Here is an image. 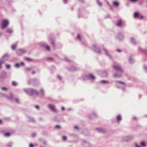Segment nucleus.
Masks as SVG:
<instances>
[{
	"mask_svg": "<svg viewBox=\"0 0 147 147\" xmlns=\"http://www.w3.org/2000/svg\"><path fill=\"white\" fill-rule=\"evenodd\" d=\"M21 64L20 63H16L15 65V67L17 68H18L20 66Z\"/></svg>",
	"mask_w": 147,
	"mask_h": 147,
	"instance_id": "25",
	"label": "nucleus"
},
{
	"mask_svg": "<svg viewBox=\"0 0 147 147\" xmlns=\"http://www.w3.org/2000/svg\"><path fill=\"white\" fill-rule=\"evenodd\" d=\"M97 3L100 6H102V3L99 0H97Z\"/></svg>",
	"mask_w": 147,
	"mask_h": 147,
	"instance_id": "21",
	"label": "nucleus"
},
{
	"mask_svg": "<svg viewBox=\"0 0 147 147\" xmlns=\"http://www.w3.org/2000/svg\"><path fill=\"white\" fill-rule=\"evenodd\" d=\"M134 17L136 19L141 20L143 18V16L142 15H140L139 13L136 12L134 14Z\"/></svg>",
	"mask_w": 147,
	"mask_h": 147,
	"instance_id": "6",
	"label": "nucleus"
},
{
	"mask_svg": "<svg viewBox=\"0 0 147 147\" xmlns=\"http://www.w3.org/2000/svg\"><path fill=\"white\" fill-rule=\"evenodd\" d=\"M75 128L77 129V128H78V127L77 126H75Z\"/></svg>",
	"mask_w": 147,
	"mask_h": 147,
	"instance_id": "58",
	"label": "nucleus"
},
{
	"mask_svg": "<svg viewBox=\"0 0 147 147\" xmlns=\"http://www.w3.org/2000/svg\"><path fill=\"white\" fill-rule=\"evenodd\" d=\"M32 81H33V82L34 83V85H35V86L36 85V84H35V82H36L37 83H38V82H39V81H38V80H37L36 79H34L32 80Z\"/></svg>",
	"mask_w": 147,
	"mask_h": 147,
	"instance_id": "19",
	"label": "nucleus"
},
{
	"mask_svg": "<svg viewBox=\"0 0 147 147\" xmlns=\"http://www.w3.org/2000/svg\"><path fill=\"white\" fill-rule=\"evenodd\" d=\"M52 58L51 57H49L48 58V59L49 60L51 59Z\"/></svg>",
	"mask_w": 147,
	"mask_h": 147,
	"instance_id": "54",
	"label": "nucleus"
},
{
	"mask_svg": "<svg viewBox=\"0 0 147 147\" xmlns=\"http://www.w3.org/2000/svg\"><path fill=\"white\" fill-rule=\"evenodd\" d=\"M1 77L2 78H3V77L2 76H1Z\"/></svg>",
	"mask_w": 147,
	"mask_h": 147,
	"instance_id": "62",
	"label": "nucleus"
},
{
	"mask_svg": "<svg viewBox=\"0 0 147 147\" xmlns=\"http://www.w3.org/2000/svg\"><path fill=\"white\" fill-rule=\"evenodd\" d=\"M71 70H72V71H74V70H76V69H71Z\"/></svg>",
	"mask_w": 147,
	"mask_h": 147,
	"instance_id": "59",
	"label": "nucleus"
},
{
	"mask_svg": "<svg viewBox=\"0 0 147 147\" xmlns=\"http://www.w3.org/2000/svg\"><path fill=\"white\" fill-rule=\"evenodd\" d=\"M35 72L34 71H32V74H35Z\"/></svg>",
	"mask_w": 147,
	"mask_h": 147,
	"instance_id": "52",
	"label": "nucleus"
},
{
	"mask_svg": "<svg viewBox=\"0 0 147 147\" xmlns=\"http://www.w3.org/2000/svg\"><path fill=\"white\" fill-rule=\"evenodd\" d=\"M117 37L119 40H121L123 38L124 36L123 34H120L118 35Z\"/></svg>",
	"mask_w": 147,
	"mask_h": 147,
	"instance_id": "11",
	"label": "nucleus"
},
{
	"mask_svg": "<svg viewBox=\"0 0 147 147\" xmlns=\"http://www.w3.org/2000/svg\"><path fill=\"white\" fill-rule=\"evenodd\" d=\"M113 5L115 7H117L119 6V3L117 1H114L113 3Z\"/></svg>",
	"mask_w": 147,
	"mask_h": 147,
	"instance_id": "14",
	"label": "nucleus"
},
{
	"mask_svg": "<svg viewBox=\"0 0 147 147\" xmlns=\"http://www.w3.org/2000/svg\"><path fill=\"white\" fill-rule=\"evenodd\" d=\"M130 1L132 2H135L137 1L138 0H130Z\"/></svg>",
	"mask_w": 147,
	"mask_h": 147,
	"instance_id": "37",
	"label": "nucleus"
},
{
	"mask_svg": "<svg viewBox=\"0 0 147 147\" xmlns=\"http://www.w3.org/2000/svg\"><path fill=\"white\" fill-rule=\"evenodd\" d=\"M117 26L119 27H121V20H118L116 22Z\"/></svg>",
	"mask_w": 147,
	"mask_h": 147,
	"instance_id": "12",
	"label": "nucleus"
},
{
	"mask_svg": "<svg viewBox=\"0 0 147 147\" xmlns=\"http://www.w3.org/2000/svg\"><path fill=\"white\" fill-rule=\"evenodd\" d=\"M79 10H78V12H80V11H79Z\"/></svg>",
	"mask_w": 147,
	"mask_h": 147,
	"instance_id": "64",
	"label": "nucleus"
},
{
	"mask_svg": "<svg viewBox=\"0 0 147 147\" xmlns=\"http://www.w3.org/2000/svg\"><path fill=\"white\" fill-rule=\"evenodd\" d=\"M63 1L64 3L65 4L67 3V0H63Z\"/></svg>",
	"mask_w": 147,
	"mask_h": 147,
	"instance_id": "39",
	"label": "nucleus"
},
{
	"mask_svg": "<svg viewBox=\"0 0 147 147\" xmlns=\"http://www.w3.org/2000/svg\"><path fill=\"white\" fill-rule=\"evenodd\" d=\"M81 2H83L84 1V0H79Z\"/></svg>",
	"mask_w": 147,
	"mask_h": 147,
	"instance_id": "53",
	"label": "nucleus"
},
{
	"mask_svg": "<svg viewBox=\"0 0 147 147\" xmlns=\"http://www.w3.org/2000/svg\"><path fill=\"white\" fill-rule=\"evenodd\" d=\"M40 92L41 93L42 95L43 96L44 95V92L42 89H41L40 90Z\"/></svg>",
	"mask_w": 147,
	"mask_h": 147,
	"instance_id": "30",
	"label": "nucleus"
},
{
	"mask_svg": "<svg viewBox=\"0 0 147 147\" xmlns=\"http://www.w3.org/2000/svg\"><path fill=\"white\" fill-rule=\"evenodd\" d=\"M141 145L142 146H146V144L144 142H141L140 143Z\"/></svg>",
	"mask_w": 147,
	"mask_h": 147,
	"instance_id": "24",
	"label": "nucleus"
},
{
	"mask_svg": "<svg viewBox=\"0 0 147 147\" xmlns=\"http://www.w3.org/2000/svg\"><path fill=\"white\" fill-rule=\"evenodd\" d=\"M17 45V44H13L11 46L12 49L13 50H14L16 49Z\"/></svg>",
	"mask_w": 147,
	"mask_h": 147,
	"instance_id": "16",
	"label": "nucleus"
},
{
	"mask_svg": "<svg viewBox=\"0 0 147 147\" xmlns=\"http://www.w3.org/2000/svg\"><path fill=\"white\" fill-rule=\"evenodd\" d=\"M100 82L101 83H105L108 82V81L105 80H102L100 81Z\"/></svg>",
	"mask_w": 147,
	"mask_h": 147,
	"instance_id": "27",
	"label": "nucleus"
},
{
	"mask_svg": "<svg viewBox=\"0 0 147 147\" xmlns=\"http://www.w3.org/2000/svg\"><path fill=\"white\" fill-rule=\"evenodd\" d=\"M25 59L28 61L31 60V59L29 58H26Z\"/></svg>",
	"mask_w": 147,
	"mask_h": 147,
	"instance_id": "41",
	"label": "nucleus"
},
{
	"mask_svg": "<svg viewBox=\"0 0 147 147\" xmlns=\"http://www.w3.org/2000/svg\"><path fill=\"white\" fill-rule=\"evenodd\" d=\"M6 68L7 69H9L10 68L11 66L9 64H7L6 65Z\"/></svg>",
	"mask_w": 147,
	"mask_h": 147,
	"instance_id": "31",
	"label": "nucleus"
},
{
	"mask_svg": "<svg viewBox=\"0 0 147 147\" xmlns=\"http://www.w3.org/2000/svg\"><path fill=\"white\" fill-rule=\"evenodd\" d=\"M61 109L63 111H64L65 110V108L64 107H63L61 108Z\"/></svg>",
	"mask_w": 147,
	"mask_h": 147,
	"instance_id": "48",
	"label": "nucleus"
},
{
	"mask_svg": "<svg viewBox=\"0 0 147 147\" xmlns=\"http://www.w3.org/2000/svg\"><path fill=\"white\" fill-rule=\"evenodd\" d=\"M143 68L145 71L147 72V66L146 65H144L143 66Z\"/></svg>",
	"mask_w": 147,
	"mask_h": 147,
	"instance_id": "18",
	"label": "nucleus"
},
{
	"mask_svg": "<svg viewBox=\"0 0 147 147\" xmlns=\"http://www.w3.org/2000/svg\"><path fill=\"white\" fill-rule=\"evenodd\" d=\"M9 57V55L7 54H6L0 59V69L2 68V64L5 61L7 60Z\"/></svg>",
	"mask_w": 147,
	"mask_h": 147,
	"instance_id": "3",
	"label": "nucleus"
},
{
	"mask_svg": "<svg viewBox=\"0 0 147 147\" xmlns=\"http://www.w3.org/2000/svg\"><path fill=\"white\" fill-rule=\"evenodd\" d=\"M139 98H140V97H141V96L140 95L139 96Z\"/></svg>",
	"mask_w": 147,
	"mask_h": 147,
	"instance_id": "61",
	"label": "nucleus"
},
{
	"mask_svg": "<svg viewBox=\"0 0 147 147\" xmlns=\"http://www.w3.org/2000/svg\"><path fill=\"white\" fill-rule=\"evenodd\" d=\"M3 123L2 120H0V124H1Z\"/></svg>",
	"mask_w": 147,
	"mask_h": 147,
	"instance_id": "51",
	"label": "nucleus"
},
{
	"mask_svg": "<svg viewBox=\"0 0 147 147\" xmlns=\"http://www.w3.org/2000/svg\"><path fill=\"white\" fill-rule=\"evenodd\" d=\"M112 67L117 72L113 74V77L115 78H119L121 76L123 72V69L119 65H113Z\"/></svg>",
	"mask_w": 147,
	"mask_h": 147,
	"instance_id": "1",
	"label": "nucleus"
},
{
	"mask_svg": "<svg viewBox=\"0 0 147 147\" xmlns=\"http://www.w3.org/2000/svg\"><path fill=\"white\" fill-rule=\"evenodd\" d=\"M26 52V51L24 49H20L18 50L17 51V54L20 55Z\"/></svg>",
	"mask_w": 147,
	"mask_h": 147,
	"instance_id": "10",
	"label": "nucleus"
},
{
	"mask_svg": "<svg viewBox=\"0 0 147 147\" xmlns=\"http://www.w3.org/2000/svg\"><path fill=\"white\" fill-rule=\"evenodd\" d=\"M139 50H140V51L141 52H143V53L144 52V51L141 48H139Z\"/></svg>",
	"mask_w": 147,
	"mask_h": 147,
	"instance_id": "36",
	"label": "nucleus"
},
{
	"mask_svg": "<svg viewBox=\"0 0 147 147\" xmlns=\"http://www.w3.org/2000/svg\"><path fill=\"white\" fill-rule=\"evenodd\" d=\"M46 49L47 51H50V47L48 45H47L46 46Z\"/></svg>",
	"mask_w": 147,
	"mask_h": 147,
	"instance_id": "26",
	"label": "nucleus"
},
{
	"mask_svg": "<svg viewBox=\"0 0 147 147\" xmlns=\"http://www.w3.org/2000/svg\"><path fill=\"white\" fill-rule=\"evenodd\" d=\"M13 32L12 30L11 29H8L7 30V32L8 33H12Z\"/></svg>",
	"mask_w": 147,
	"mask_h": 147,
	"instance_id": "22",
	"label": "nucleus"
},
{
	"mask_svg": "<svg viewBox=\"0 0 147 147\" xmlns=\"http://www.w3.org/2000/svg\"><path fill=\"white\" fill-rule=\"evenodd\" d=\"M84 80H86L88 79L91 80H94L95 79V77L92 75L90 74L89 75H86L84 76L83 78Z\"/></svg>",
	"mask_w": 147,
	"mask_h": 147,
	"instance_id": "4",
	"label": "nucleus"
},
{
	"mask_svg": "<svg viewBox=\"0 0 147 147\" xmlns=\"http://www.w3.org/2000/svg\"><path fill=\"white\" fill-rule=\"evenodd\" d=\"M25 92L28 94L31 95H37L38 92L36 90L32 88H28L25 89L24 90Z\"/></svg>",
	"mask_w": 147,
	"mask_h": 147,
	"instance_id": "2",
	"label": "nucleus"
},
{
	"mask_svg": "<svg viewBox=\"0 0 147 147\" xmlns=\"http://www.w3.org/2000/svg\"><path fill=\"white\" fill-rule=\"evenodd\" d=\"M63 139L64 141H65L66 140L67 138L65 136H63Z\"/></svg>",
	"mask_w": 147,
	"mask_h": 147,
	"instance_id": "38",
	"label": "nucleus"
},
{
	"mask_svg": "<svg viewBox=\"0 0 147 147\" xmlns=\"http://www.w3.org/2000/svg\"><path fill=\"white\" fill-rule=\"evenodd\" d=\"M9 22L6 19H4L3 20L2 23V29H4L8 25Z\"/></svg>",
	"mask_w": 147,
	"mask_h": 147,
	"instance_id": "7",
	"label": "nucleus"
},
{
	"mask_svg": "<svg viewBox=\"0 0 147 147\" xmlns=\"http://www.w3.org/2000/svg\"><path fill=\"white\" fill-rule=\"evenodd\" d=\"M136 147H140V146H138L137 144H135Z\"/></svg>",
	"mask_w": 147,
	"mask_h": 147,
	"instance_id": "49",
	"label": "nucleus"
},
{
	"mask_svg": "<svg viewBox=\"0 0 147 147\" xmlns=\"http://www.w3.org/2000/svg\"><path fill=\"white\" fill-rule=\"evenodd\" d=\"M116 82H117L119 83L120 84H125L124 82H120V81H116Z\"/></svg>",
	"mask_w": 147,
	"mask_h": 147,
	"instance_id": "29",
	"label": "nucleus"
},
{
	"mask_svg": "<svg viewBox=\"0 0 147 147\" xmlns=\"http://www.w3.org/2000/svg\"><path fill=\"white\" fill-rule=\"evenodd\" d=\"M35 108L37 109H39V107L38 105H35Z\"/></svg>",
	"mask_w": 147,
	"mask_h": 147,
	"instance_id": "35",
	"label": "nucleus"
},
{
	"mask_svg": "<svg viewBox=\"0 0 147 147\" xmlns=\"http://www.w3.org/2000/svg\"><path fill=\"white\" fill-rule=\"evenodd\" d=\"M48 108L53 112H56L57 111V110L56 109L55 106L52 104H49L48 105Z\"/></svg>",
	"mask_w": 147,
	"mask_h": 147,
	"instance_id": "5",
	"label": "nucleus"
},
{
	"mask_svg": "<svg viewBox=\"0 0 147 147\" xmlns=\"http://www.w3.org/2000/svg\"><path fill=\"white\" fill-rule=\"evenodd\" d=\"M15 100L16 102L17 103H19V100L17 98L15 99Z\"/></svg>",
	"mask_w": 147,
	"mask_h": 147,
	"instance_id": "34",
	"label": "nucleus"
},
{
	"mask_svg": "<svg viewBox=\"0 0 147 147\" xmlns=\"http://www.w3.org/2000/svg\"><path fill=\"white\" fill-rule=\"evenodd\" d=\"M12 85L14 86H16L17 85V83L16 82L13 81L12 83Z\"/></svg>",
	"mask_w": 147,
	"mask_h": 147,
	"instance_id": "20",
	"label": "nucleus"
},
{
	"mask_svg": "<svg viewBox=\"0 0 147 147\" xmlns=\"http://www.w3.org/2000/svg\"><path fill=\"white\" fill-rule=\"evenodd\" d=\"M57 77H58V78H59L60 80H61V77H60L58 75V76H57Z\"/></svg>",
	"mask_w": 147,
	"mask_h": 147,
	"instance_id": "44",
	"label": "nucleus"
},
{
	"mask_svg": "<svg viewBox=\"0 0 147 147\" xmlns=\"http://www.w3.org/2000/svg\"><path fill=\"white\" fill-rule=\"evenodd\" d=\"M77 38L78 39L80 40H81V38L80 35L79 34H78V35L77 36Z\"/></svg>",
	"mask_w": 147,
	"mask_h": 147,
	"instance_id": "33",
	"label": "nucleus"
},
{
	"mask_svg": "<svg viewBox=\"0 0 147 147\" xmlns=\"http://www.w3.org/2000/svg\"><path fill=\"white\" fill-rule=\"evenodd\" d=\"M108 5L110 6V8L111 7V6L109 4V3H108Z\"/></svg>",
	"mask_w": 147,
	"mask_h": 147,
	"instance_id": "56",
	"label": "nucleus"
},
{
	"mask_svg": "<svg viewBox=\"0 0 147 147\" xmlns=\"http://www.w3.org/2000/svg\"><path fill=\"white\" fill-rule=\"evenodd\" d=\"M105 74L106 75L103 76V77H107L108 76V75H107V74L106 72H105Z\"/></svg>",
	"mask_w": 147,
	"mask_h": 147,
	"instance_id": "40",
	"label": "nucleus"
},
{
	"mask_svg": "<svg viewBox=\"0 0 147 147\" xmlns=\"http://www.w3.org/2000/svg\"><path fill=\"white\" fill-rule=\"evenodd\" d=\"M78 17L79 18H80V16H79V14L78 15Z\"/></svg>",
	"mask_w": 147,
	"mask_h": 147,
	"instance_id": "60",
	"label": "nucleus"
},
{
	"mask_svg": "<svg viewBox=\"0 0 147 147\" xmlns=\"http://www.w3.org/2000/svg\"><path fill=\"white\" fill-rule=\"evenodd\" d=\"M9 119V118L8 119L7 118V119H6L7 120V119Z\"/></svg>",
	"mask_w": 147,
	"mask_h": 147,
	"instance_id": "63",
	"label": "nucleus"
},
{
	"mask_svg": "<svg viewBox=\"0 0 147 147\" xmlns=\"http://www.w3.org/2000/svg\"><path fill=\"white\" fill-rule=\"evenodd\" d=\"M129 63H133L134 61L133 59L131 57H129Z\"/></svg>",
	"mask_w": 147,
	"mask_h": 147,
	"instance_id": "17",
	"label": "nucleus"
},
{
	"mask_svg": "<svg viewBox=\"0 0 147 147\" xmlns=\"http://www.w3.org/2000/svg\"><path fill=\"white\" fill-rule=\"evenodd\" d=\"M121 116L120 115H118L117 117V119H121Z\"/></svg>",
	"mask_w": 147,
	"mask_h": 147,
	"instance_id": "23",
	"label": "nucleus"
},
{
	"mask_svg": "<svg viewBox=\"0 0 147 147\" xmlns=\"http://www.w3.org/2000/svg\"><path fill=\"white\" fill-rule=\"evenodd\" d=\"M30 147H33V144H30Z\"/></svg>",
	"mask_w": 147,
	"mask_h": 147,
	"instance_id": "46",
	"label": "nucleus"
},
{
	"mask_svg": "<svg viewBox=\"0 0 147 147\" xmlns=\"http://www.w3.org/2000/svg\"><path fill=\"white\" fill-rule=\"evenodd\" d=\"M51 44L54 47H55V45H54V42H52Z\"/></svg>",
	"mask_w": 147,
	"mask_h": 147,
	"instance_id": "43",
	"label": "nucleus"
},
{
	"mask_svg": "<svg viewBox=\"0 0 147 147\" xmlns=\"http://www.w3.org/2000/svg\"><path fill=\"white\" fill-rule=\"evenodd\" d=\"M0 96L6 97L7 99L9 100H12L13 98V95L12 94H10V96L9 97H8L6 95L2 93H0Z\"/></svg>",
	"mask_w": 147,
	"mask_h": 147,
	"instance_id": "9",
	"label": "nucleus"
},
{
	"mask_svg": "<svg viewBox=\"0 0 147 147\" xmlns=\"http://www.w3.org/2000/svg\"><path fill=\"white\" fill-rule=\"evenodd\" d=\"M103 50L105 52L106 54L110 58H111V57L110 55L109 54L108 51L105 49H104Z\"/></svg>",
	"mask_w": 147,
	"mask_h": 147,
	"instance_id": "13",
	"label": "nucleus"
},
{
	"mask_svg": "<svg viewBox=\"0 0 147 147\" xmlns=\"http://www.w3.org/2000/svg\"><path fill=\"white\" fill-rule=\"evenodd\" d=\"M5 136L6 137L9 136H10V133H7L5 134Z\"/></svg>",
	"mask_w": 147,
	"mask_h": 147,
	"instance_id": "28",
	"label": "nucleus"
},
{
	"mask_svg": "<svg viewBox=\"0 0 147 147\" xmlns=\"http://www.w3.org/2000/svg\"><path fill=\"white\" fill-rule=\"evenodd\" d=\"M31 70V69L30 68H28L26 69V70L28 71H29Z\"/></svg>",
	"mask_w": 147,
	"mask_h": 147,
	"instance_id": "50",
	"label": "nucleus"
},
{
	"mask_svg": "<svg viewBox=\"0 0 147 147\" xmlns=\"http://www.w3.org/2000/svg\"><path fill=\"white\" fill-rule=\"evenodd\" d=\"M2 89L3 90H7V88L6 87H2Z\"/></svg>",
	"mask_w": 147,
	"mask_h": 147,
	"instance_id": "32",
	"label": "nucleus"
},
{
	"mask_svg": "<svg viewBox=\"0 0 147 147\" xmlns=\"http://www.w3.org/2000/svg\"><path fill=\"white\" fill-rule=\"evenodd\" d=\"M55 127L57 128H60V126L59 125H55Z\"/></svg>",
	"mask_w": 147,
	"mask_h": 147,
	"instance_id": "42",
	"label": "nucleus"
},
{
	"mask_svg": "<svg viewBox=\"0 0 147 147\" xmlns=\"http://www.w3.org/2000/svg\"><path fill=\"white\" fill-rule=\"evenodd\" d=\"M92 49L95 51L97 53H101V51L100 50L99 48L96 46V45H93L92 46Z\"/></svg>",
	"mask_w": 147,
	"mask_h": 147,
	"instance_id": "8",
	"label": "nucleus"
},
{
	"mask_svg": "<svg viewBox=\"0 0 147 147\" xmlns=\"http://www.w3.org/2000/svg\"><path fill=\"white\" fill-rule=\"evenodd\" d=\"M134 119H136L137 118L136 117H134Z\"/></svg>",
	"mask_w": 147,
	"mask_h": 147,
	"instance_id": "55",
	"label": "nucleus"
},
{
	"mask_svg": "<svg viewBox=\"0 0 147 147\" xmlns=\"http://www.w3.org/2000/svg\"><path fill=\"white\" fill-rule=\"evenodd\" d=\"M3 74H4L5 75H6V73L5 72H4L3 73Z\"/></svg>",
	"mask_w": 147,
	"mask_h": 147,
	"instance_id": "57",
	"label": "nucleus"
},
{
	"mask_svg": "<svg viewBox=\"0 0 147 147\" xmlns=\"http://www.w3.org/2000/svg\"><path fill=\"white\" fill-rule=\"evenodd\" d=\"M117 52H120L121 51V50H120V49H117Z\"/></svg>",
	"mask_w": 147,
	"mask_h": 147,
	"instance_id": "47",
	"label": "nucleus"
},
{
	"mask_svg": "<svg viewBox=\"0 0 147 147\" xmlns=\"http://www.w3.org/2000/svg\"><path fill=\"white\" fill-rule=\"evenodd\" d=\"M20 64H21V65H24V63L23 62H22L20 63Z\"/></svg>",
	"mask_w": 147,
	"mask_h": 147,
	"instance_id": "45",
	"label": "nucleus"
},
{
	"mask_svg": "<svg viewBox=\"0 0 147 147\" xmlns=\"http://www.w3.org/2000/svg\"><path fill=\"white\" fill-rule=\"evenodd\" d=\"M131 42L134 45H135L136 44L135 39L133 38H131Z\"/></svg>",
	"mask_w": 147,
	"mask_h": 147,
	"instance_id": "15",
	"label": "nucleus"
}]
</instances>
